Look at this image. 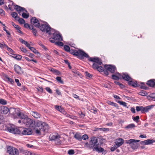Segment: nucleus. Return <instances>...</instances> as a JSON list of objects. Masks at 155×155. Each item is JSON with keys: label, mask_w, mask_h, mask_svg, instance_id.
<instances>
[{"label": "nucleus", "mask_w": 155, "mask_h": 155, "mask_svg": "<svg viewBox=\"0 0 155 155\" xmlns=\"http://www.w3.org/2000/svg\"><path fill=\"white\" fill-rule=\"evenodd\" d=\"M49 128L48 124L38 120H35L34 126L32 129L35 130V132L37 134L41 135L47 133Z\"/></svg>", "instance_id": "f257e3e1"}, {"label": "nucleus", "mask_w": 155, "mask_h": 155, "mask_svg": "<svg viewBox=\"0 0 155 155\" xmlns=\"http://www.w3.org/2000/svg\"><path fill=\"white\" fill-rule=\"evenodd\" d=\"M31 22L35 27L38 28L39 27L40 29L42 32H46V33H48L49 35L51 34V28L48 24L47 25L41 24L40 25L38 20L35 17H33L31 18Z\"/></svg>", "instance_id": "f03ea898"}, {"label": "nucleus", "mask_w": 155, "mask_h": 155, "mask_svg": "<svg viewBox=\"0 0 155 155\" xmlns=\"http://www.w3.org/2000/svg\"><path fill=\"white\" fill-rule=\"evenodd\" d=\"M70 54L76 56L80 60H83V56H86L85 52L81 49L76 50L70 49L68 51Z\"/></svg>", "instance_id": "7ed1b4c3"}, {"label": "nucleus", "mask_w": 155, "mask_h": 155, "mask_svg": "<svg viewBox=\"0 0 155 155\" xmlns=\"http://www.w3.org/2000/svg\"><path fill=\"white\" fill-rule=\"evenodd\" d=\"M99 145V143H98V139L95 137H93L91 138L89 143L87 142L85 143V145L87 147L92 148L93 150L95 148V147Z\"/></svg>", "instance_id": "20e7f679"}, {"label": "nucleus", "mask_w": 155, "mask_h": 155, "mask_svg": "<svg viewBox=\"0 0 155 155\" xmlns=\"http://www.w3.org/2000/svg\"><path fill=\"white\" fill-rule=\"evenodd\" d=\"M7 130L8 131L15 134H20L21 133L22 127L18 128H16L14 125H9L7 127Z\"/></svg>", "instance_id": "39448f33"}, {"label": "nucleus", "mask_w": 155, "mask_h": 155, "mask_svg": "<svg viewBox=\"0 0 155 155\" xmlns=\"http://www.w3.org/2000/svg\"><path fill=\"white\" fill-rule=\"evenodd\" d=\"M60 136L56 134H52L49 136L50 140L51 141H54L55 143L57 145H60L62 143L61 141L60 140Z\"/></svg>", "instance_id": "423d86ee"}, {"label": "nucleus", "mask_w": 155, "mask_h": 155, "mask_svg": "<svg viewBox=\"0 0 155 155\" xmlns=\"http://www.w3.org/2000/svg\"><path fill=\"white\" fill-rule=\"evenodd\" d=\"M23 123L28 127L32 129V128L34 126L35 120L28 118V116L23 121Z\"/></svg>", "instance_id": "0eeeda50"}, {"label": "nucleus", "mask_w": 155, "mask_h": 155, "mask_svg": "<svg viewBox=\"0 0 155 155\" xmlns=\"http://www.w3.org/2000/svg\"><path fill=\"white\" fill-rule=\"evenodd\" d=\"M139 141L140 140H139L131 139L128 140H126L125 142L127 144H131V148L133 149H136L138 148L139 146V144L136 143Z\"/></svg>", "instance_id": "6e6552de"}, {"label": "nucleus", "mask_w": 155, "mask_h": 155, "mask_svg": "<svg viewBox=\"0 0 155 155\" xmlns=\"http://www.w3.org/2000/svg\"><path fill=\"white\" fill-rule=\"evenodd\" d=\"M49 41L51 43H54L56 41H62L63 39L60 34L53 33L52 36L49 38Z\"/></svg>", "instance_id": "1a4fd4ad"}, {"label": "nucleus", "mask_w": 155, "mask_h": 155, "mask_svg": "<svg viewBox=\"0 0 155 155\" xmlns=\"http://www.w3.org/2000/svg\"><path fill=\"white\" fill-rule=\"evenodd\" d=\"M7 152L9 155H18L19 153L17 149L10 146L7 148Z\"/></svg>", "instance_id": "9d476101"}, {"label": "nucleus", "mask_w": 155, "mask_h": 155, "mask_svg": "<svg viewBox=\"0 0 155 155\" xmlns=\"http://www.w3.org/2000/svg\"><path fill=\"white\" fill-rule=\"evenodd\" d=\"M104 67L112 73H114L117 70L116 68L114 65L105 64L104 65Z\"/></svg>", "instance_id": "9b49d317"}, {"label": "nucleus", "mask_w": 155, "mask_h": 155, "mask_svg": "<svg viewBox=\"0 0 155 155\" xmlns=\"http://www.w3.org/2000/svg\"><path fill=\"white\" fill-rule=\"evenodd\" d=\"M14 114L17 115L21 119L23 120L27 117L26 115L19 111L18 109L15 110Z\"/></svg>", "instance_id": "f8f14e48"}, {"label": "nucleus", "mask_w": 155, "mask_h": 155, "mask_svg": "<svg viewBox=\"0 0 155 155\" xmlns=\"http://www.w3.org/2000/svg\"><path fill=\"white\" fill-rule=\"evenodd\" d=\"M85 53L86 54V56H83V59L84 58H88L89 61L94 62V63L96 62L101 60L100 58L97 57H90L85 52Z\"/></svg>", "instance_id": "ddd939ff"}, {"label": "nucleus", "mask_w": 155, "mask_h": 155, "mask_svg": "<svg viewBox=\"0 0 155 155\" xmlns=\"http://www.w3.org/2000/svg\"><path fill=\"white\" fill-rule=\"evenodd\" d=\"M31 128H24L21 131V134L23 135H29L32 134V132Z\"/></svg>", "instance_id": "4468645a"}, {"label": "nucleus", "mask_w": 155, "mask_h": 155, "mask_svg": "<svg viewBox=\"0 0 155 155\" xmlns=\"http://www.w3.org/2000/svg\"><path fill=\"white\" fill-rule=\"evenodd\" d=\"M15 4L14 5L15 6L14 9L16 10V11L18 12L19 14H20L21 12H27V11L23 7H22L18 5H15Z\"/></svg>", "instance_id": "2eb2a0df"}, {"label": "nucleus", "mask_w": 155, "mask_h": 155, "mask_svg": "<svg viewBox=\"0 0 155 155\" xmlns=\"http://www.w3.org/2000/svg\"><path fill=\"white\" fill-rule=\"evenodd\" d=\"M121 79H123L124 80L129 81L130 80H132V78L129 76L127 73H123L121 74Z\"/></svg>", "instance_id": "dca6fc26"}, {"label": "nucleus", "mask_w": 155, "mask_h": 155, "mask_svg": "<svg viewBox=\"0 0 155 155\" xmlns=\"http://www.w3.org/2000/svg\"><path fill=\"white\" fill-rule=\"evenodd\" d=\"M128 84L134 87H138L140 86L139 84L137 83V81H133L132 79L128 81Z\"/></svg>", "instance_id": "f3484780"}, {"label": "nucleus", "mask_w": 155, "mask_h": 155, "mask_svg": "<svg viewBox=\"0 0 155 155\" xmlns=\"http://www.w3.org/2000/svg\"><path fill=\"white\" fill-rule=\"evenodd\" d=\"M154 142H155V140L152 139H147L144 141H141L140 143L142 144L149 145L152 144Z\"/></svg>", "instance_id": "a211bd4d"}, {"label": "nucleus", "mask_w": 155, "mask_h": 155, "mask_svg": "<svg viewBox=\"0 0 155 155\" xmlns=\"http://www.w3.org/2000/svg\"><path fill=\"white\" fill-rule=\"evenodd\" d=\"M121 74L118 73L117 72L112 75V78L114 80H117L119 79H121Z\"/></svg>", "instance_id": "6ab92c4d"}, {"label": "nucleus", "mask_w": 155, "mask_h": 155, "mask_svg": "<svg viewBox=\"0 0 155 155\" xmlns=\"http://www.w3.org/2000/svg\"><path fill=\"white\" fill-rule=\"evenodd\" d=\"M102 64V60H100L94 63L92 65V68L94 69H97L98 67Z\"/></svg>", "instance_id": "aec40b11"}, {"label": "nucleus", "mask_w": 155, "mask_h": 155, "mask_svg": "<svg viewBox=\"0 0 155 155\" xmlns=\"http://www.w3.org/2000/svg\"><path fill=\"white\" fill-rule=\"evenodd\" d=\"M154 105L148 106L146 107H143L142 106V113L143 114L147 112L150 110Z\"/></svg>", "instance_id": "412c9836"}, {"label": "nucleus", "mask_w": 155, "mask_h": 155, "mask_svg": "<svg viewBox=\"0 0 155 155\" xmlns=\"http://www.w3.org/2000/svg\"><path fill=\"white\" fill-rule=\"evenodd\" d=\"M93 150L99 152H102L103 154H105L106 153V151L104 149L101 147H99L98 146L95 147V148Z\"/></svg>", "instance_id": "4be33fe9"}, {"label": "nucleus", "mask_w": 155, "mask_h": 155, "mask_svg": "<svg viewBox=\"0 0 155 155\" xmlns=\"http://www.w3.org/2000/svg\"><path fill=\"white\" fill-rule=\"evenodd\" d=\"M30 114L35 118L36 119L39 118L41 115L36 111H31Z\"/></svg>", "instance_id": "5701e85b"}, {"label": "nucleus", "mask_w": 155, "mask_h": 155, "mask_svg": "<svg viewBox=\"0 0 155 155\" xmlns=\"http://www.w3.org/2000/svg\"><path fill=\"white\" fill-rule=\"evenodd\" d=\"M14 70L18 74H21V67L17 64H15L14 66Z\"/></svg>", "instance_id": "b1692460"}, {"label": "nucleus", "mask_w": 155, "mask_h": 155, "mask_svg": "<svg viewBox=\"0 0 155 155\" xmlns=\"http://www.w3.org/2000/svg\"><path fill=\"white\" fill-rule=\"evenodd\" d=\"M155 84V80L151 79L148 81L147 83V84L151 87L154 86Z\"/></svg>", "instance_id": "393cba45"}, {"label": "nucleus", "mask_w": 155, "mask_h": 155, "mask_svg": "<svg viewBox=\"0 0 155 155\" xmlns=\"http://www.w3.org/2000/svg\"><path fill=\"white\" fill-rule=\"evenodd\" d=\"M124 140L122 138H119L117 140V141L115 142V143L117 144L119 147L121 146L124 143Z\"/></svg>", "instance_id": "a878e982"}, {"label": "nucleus", "mask_w": 155, "mask_h": 155, "mask_svg": "<svg viewBox=\"0 0 155 155\" xmlns=\"http://www.w3.org/2000/svg\"><path fill=\"white\" fill-rule=\"evenodd\" d=\"M9 111V109L6 107H3L2 108L1 112V113L3 114H7Z\"/></svg>", "instance_id": "bb28decb"}, {"label": "nucleus", "mask_w": 155, "mask_h": 155, "mask_svg": "<svg viewBox=\"0 0 155 155\" xmlns=\"http://www.w3.org/2000/svg\"><path fill=\"white\" fill-rule=\"evenodd\" d=\"M19 41L22 44H25L29 49H30V47H30V44H29L28 43V42L27 41H25L22 38H20Z\"/></svg>", "instance_id": "cd10ccee"}, {"label": "nucleus", "mask_w": 155, "mask_h": 155, "mask_svg": "<svg viewBox=\"0 0 155 155\" xmlns=\"http://www.w3.org/2000/svg\"><path fill=\"white\" fill-rule=\"evenodd\" d=\"M74 137L77 140H80L82 139L81 136L78 133H76L74 135Z\"/></svg>", "instance_id": "c85d7f7f"}, {"label": "nucleus", "mask_w": 155, "mask_h": 155, "mask_svg": "<svg viewBox=\"0 0 155 155\" xmlns=\"http://www.w3.org/2000/svg\"><path fill=\"white\" fill-rule=\"evenodd\" d=\"M18 14L16 12H13L11 13V15L13 18H15L16 20H18V18H19V17L18 16Z\"/></svg>", "instance_id": "c756f323"}, {"label": "nucleus", "mask_w": 155, "mask_h": 155, "mask_svg": "<svg viewBox=\"0 0 155 155\" xmlns=\"http://www.w3.org/2000/svg\"><path fill=\"white\" fill-rule=\"evenodd\" d=\"M6 80H7V81H9L12 84H13L14 83V81L13 79L9 78L8 76H6L5 77Z\"/></svg>", "instance_id": "7c9ffc66"}, {"label": "nucleus", "mask_w": 155, "mask_h": 155, "mask_svg": "<svg viewBox=\"0 0 155 155\" xmlns=\"http://www.w3.org/2000/svg\"><path fill=\"white\" fill-rule=\"evenodd\" d=\"M107 103L108 104L112 105V106H114L116 107L117 108L118 107V104H117L110 101H108Z\"/></svg>", "instance_id": "2f4dec72"}, {"label": "nucleus", "mask_w": 155, "mask_h": 155, "mask_svg": "<svg viewBox=\"0 0 155 155\" xmlns=\"http://www.w3.org/2000/svg\"><path fill=\"white\" fill-rule=\"evenodd\" d=\"M139 94L142 96H144L146 95L147 94L146 91L142 90L139 92Z\"/></svg>", "instance_id": "473e14b6"}, {"label": "nucleus", "mask_w": 155, "mask_h": 155, "mask_svg": "<svg viewBox=\"0 0 155 155\" xmlns=\"http://www.w3.org/2000/svg\"><path fill=\"white\" fill-rule=\"evenodd\" d=\"M140 84L142 85L140 86V88L141 89L145 90H147L148 89V87L146 86L144 83L141 82L140 83Z\"/></svg>", "instance_id": "72a5a7b5"}, {"label": "nucleus", "mask_w": 155, "mask_h": 155, "mask_svg": "<svg viewBox=\"0 0 155 155\" xmlns=\"http://www.w3.org/2000/svg\"><path fill=\"white\" fill-rule=\"evenodd\" d=\"M56 79L57 81L61 84H63L64 82L61 80V78L60 77L58 76L56 78Z\"/></svg>", "instance_id": "f704fd0d"}, {"label": "nucleus", "mask_w": 155, "mask_h": 155, "mask_svg": "<svg viewBox=\"0 0 155 155\" xmlns=\"http://www.w3.org/2000/svg\"><path fill=\"white\" fill-rule=\"evenodd\" d=\"M135 127V125L134 124H131L128 125L125 128L127 129L132 128Z\"/></svg>", "instance_id": "c9c22d12"}, {"label": "nucleus", "mask_w": 155, "mask_h": 155, "mask_svg": "<svg viewBox=\"0 0 155 155\" xmlns=\"http://www.w3.org/2000/svg\"><path fill=\"white\" fill-rule=\"evenodd\" d=\"M7 104V102L5 100L3 99H0V104L2 105H6Z\"/></svg>", "instance_id": "e433bc0d"}, {"label": "nucleus", "mask_w": 155, "mask_h": 155, "mask_svg": "<svg viewBox=\"0 0 155 155\" xmlns=\"http://www.w3.org/2000/svg\"><path fill=\"white\" fill-rule=\"evenodd\" d=\"M30 49L35 54L39 53L38 51L33 47H30Z\"/></svg>", "instance_id": "4c0bfd02"}, {"label": "nucleus", "mask_w": 155, "mask_h": 155, "mask_svg": "<svg viewBox=\"0 0 155 155\" xmlns=\"http://www.w3.org/2000/svg\"><path fill=\"white\" fill-rule=\"evenodd\" d=\"M54 43L55 45L59 46H63L64 45L63 43L62 42L57 41Z\"/></svg>", "instance_id": "58836bf2"}, {"label": "nucleus", "mask_w": 155, "mask_h": 155, "mask_svg": "<svg viewBox=\"0 0 155 155\" xmlns=\"http://www.w3.org/2000/svg\"><path fill=\"white\" fill-rule=\"evenodd\" d=\"M24 58L26 60H27L28 61H33L35 63H37V61L36 60H35L33 59H30L28 58L27 57H24Z\"/></svg>", "instance_id": "ea45409f"}, {"label": "nucleus", "mask_w": 155, "mask_h": 155, "mask_svg": "<svg viewBox=\"0 0 155 155\" xmlns=\"http://www.w3.org/2000/svg\"><path fill=\"white\" fill-rule=\"evenodd\" d=\"M13 57L15 58L18 60H20L22 58V56L20 55L17 54L15 56H13Z\"/></svg>", "instance_id": "a19ab883"}, {"label": "nucleus", "mask_w": 155, "mask_h": 155, "mask_svg": "<svg viewBox=\"0 0 155 155\" xmlns=\"http://www.w3.org/2000/svg\"><path fill=\"white\" fill-rule=\"evenodd\" d=\"M29 13L26 14L25 12L22 13V16L24 18H27L29 17Z\"/></svg>", "instance_id": "79ce46f5"}, {"label": "nucleus", "mask_w": 155, "mask_h": 155, "mask_svg": "<svg viewBox=\"0 0 155 155\" xmlns=\"http://www.w3.org/2000/svg\"><path fill=\"white\" fill-rule=\"evenodd\" d=\"M18 21L20 24H23L25 23V21L22 18H18Z\"/></svg>", "instance_id": "37998d69"}, {"label": "nucleus", "mask_w": 155, "mask_h": 155, "mask_svg": "<svg viewBox=\"0 0 155 155\" xmlns=\"http://www.w3.org/2000/svg\"><path fill=\"white\" fill-rule=\"evenodd\" d=\"M97 70L99 71V72H102L104 71V68L101 66V65L99 66L98 68L97 69Z\"/></svg>", "instance_id": "c03bdc74"}, {"label": "nucleus", "mask_w": 155, "mask_h": 155, "mask_svg": "<svg viewBox=\"0 0 155 155\" xmlns=\"http://www.w3.org/2000/svg\"><path fill=\"white\" fill-rule=\"evenodd\" d=\"M64 49L67 52H68L70 50V47L67 45H64Z\"/></svg>", "instance_id": "a18cd8bd"}, {"label": "nucleus", "mask_w": 155, "mask_h": 155, "mask_svg": "<svg viewBox=\"0 0 155 155\" xmlns=\"http://www.w3.org/2000/svg\"><path fill=\"white\" fill-rule=\"evenodd\" d=\"M86 76L87 78H91L92 77V75L89 73L88 72L86 71L85 72Z\"/></svg>", "instance_id": "49530a36"}, {"label": "nucleus", "mask_w": 155, "mask_h": 155, "mask_svg": "<svg viewBox=\"0 0 155 155\" xmlns=\"http://www.w3.org/2000/svg\"><path fill=\"white\" fill-rule=\"evenodd\" d=\"M133 119L134 121L137 123L138 122L139 120L140 119V117L139 116H137L135 117H134L133 118Z\"/></svg>", "instance_id": "de8ad7c7"}, {"label": "nucleus", "mask_w": 155, "mask_h": 155, "mask_svg": "<svg viewBox=\"0 0 155 155\" xmlns=\"http://www.w3.org/2000/svg\"><path fill=\"white\" fill-rule=\"evenodd\" d=\"M136 110L137 112L141 111L142 112V106H136Z\"/></svg>", "instance_id": "09e8293b"}, {"label": "nucleus", "mask_w": 155, "mask_h": 155, "mask_svg": "<svg viewBox=\"0 0 155 155\" xmlns=\"http://www.w3.org/2000/svg\"><path fill=\"white\" fill-rule=\"evenodd\" d=\"M5 48H7L8 51L11 52V54L13 53L14 52V51L11 48H9L7 45H5Z\"/></svg>", "instance_id": "8fccbe9b"}, {"label": "nucleus", "mask_w": 155, "mask_h": 155, "mask_svg": "<svg viewBox=\"0 0 155 155\" xmlns=\"http://www.w3.org/2000/svg\"><path fill=\"white\" fill-rule=\"evenodd\" d=\"M118 103L120 104V105H123L124 107H126L127 106V103L124 102L118 101Z\"/></svg>", "instance_id": "3c124183"}, {"label": "nucleus", "mask_w": 155, "mask_h": 155, "mask_svg": "<svg viewBox=\"0 0 155 155\" xmlns=\"http://www.w3.org/2000/svg\"><path fill=\"white\" fill-rule=\"evenodd\" d=\"M98 129L103 131H108L109 130V129L105 128H98Z\"/></svg>", "instance_id": "603ef678"}, {"label": "nucleus", "mask_w": 155, "mask_h": 155, "mask_svg": "<svg viewBox=\"0 0 155 155\" xmlns=\"http://www.w3.org/2000/svg\"><path fill=\"white\" fill-rule=\"evenodd\" d=\"M50 70L56 74H58V73L59 72L57 70L53 68H51L50 69Z\"/></svg>", "instance_id": "864d4df0"}, {"label": "nucleus", "mask_w": 155, "mask_h": 155, "mask_svg": "<svg viewBox=\"0 0 155 155\" xmlns=\"http://www.w3.org/2000/svg\"><path fill=\"white\" fill-rule=\"evenodd\" d=\"M74 151L73 150H68V153L69 155H72L74 154Z\"/></svg>", "instance_id": "5fc2aeb1"}, {"label": "nucleus", "mask_w": 155, "mask_h": 155, "mask_svg": "<svg viewBox=\"0 0 155 155\" xmlns=\"http://www.w3.org/2000/svg\"><path fill=\"white\" fill-rule=\"evenodd\" d=\"M20 49L21 51H22V52L25 53H26L27 51V50L26 49L23 47H20Z\"/></svg>", "instance_id": "6e6d98bb"}, {"label": "nucleus", "mask_w": 155, "mask_h": 155, "mask_svg": "<svg viewBox=\"0 0 155 155\" xmlns=\"http://www.w3.org/2000/svg\"><path fill=\"white\" fill-rule=\"evenodd\" d=\"M27 56L30 57V58H33L35 56V55L31 53H28L27 54Z\"/></svg>", "instance_id": "4d7b16f0"}, {"label": "nucleus", "mask_w": 155, "mask_h": 155, "mask_svg": "<svg viewBox=\"0 0 155 155\" xmlns=\"http://www.w3.org/2000/svg\"><path fill=\"white\" fill-rule=\"evenodd\" d=\"M123 97L126 98L127 100L129 101L132 100L133 99V98L131 97H129L128 96H125L124 95H123Z\"/></svg>", "instance_id": "13d9d810"}, {"label": "nucleus", "mask_w": 155, "mask_h": 155, "mask_svg": "<svg viewBox=\"0 0 155 155\" xmlns=\"http://www.w3.org/2000/svg\"><path fill=\"white\" fill-rule=\"evenodd\" d=\"M11 24L16 29L19 28V26L15 24L13 22H12Z\"/></svg>", "instance_id": "bf43d9fd"}, {"label": "nucleus", "mask_w": 155, "mask_h": 155, "mask_svg": "<svg viewBox=\"0 0 155 155\" xmlns=\"http://www.w3.org/2000/svg\"><path fill=\"white\" fill-rule=\"evenodd\" d=\"M88 136L87 134L84 135L82 137V139H83L84 140H85L88 138Z\"/></svg>", "instance_id": "052dcab7"}, {"label": "nucleus", "mask_w": 155, "mask_h": 155, "mask_svg": "<svg viewBox=\"0 0 155 155\" xmlns=\"http://www.w3.org/2000/svg\"><path fill=\"white\" fill-rule=\"evenodd\" d=\"M46 90L50 94L52 93V91L51 90L49 87H46L45 88Z\"/></svg>", "instance_id": "680f3d73"}, {"label": "nucleus", "mask_w": 155, "mask_h": 155, "mask_svg": "<svg viewBox=\"0 0 155 155\" xmlns=\"http://www.w3.org/2000/svg\"><path fill=\"white\" fill-rule=\"evenodd\" d=\"M62 107L61 106L56 105L55 106V108L58 111H61L60 109H61Z\"/></svg>", "instance_id": "e2e57ef3"}, {"label": "nucleus", "mask_w": 155, "mask_h": 155, "mask_svg": "<svg viewBox=\"0 0 155 155\" xmlns=\"http://www.w3.org/2000/svg\"><path fill=\"white\" fill-rule=\"evenodd\" d=\"M15 80L18 86H20L21 85V84L19 83V80L18 79H15Z\"/></svg>", "instance_id": "0e129e2a"}, {"label": "nucleus", "mask_w": 155, "mask_h": 155, "mask_svg": "<svg viewBox=\"0 0 155 155\" xmlns=\"http://www.w3.org/2000/svg\"><path fill=\"white\" fill-rule=\"evenodd\" d=\"M108 70H107L106 69V70L104 69V71H103L104 72V74L105 75L107 76L109 74V73H108Z\"/></svg>", "instance_id": "69168bd1"}, {"label": "nucleus", "mask_w": 155, "mask_h": 155, "mask_svg": "<svg viewBox=\"0 0 155 155\" xmlns=\"http://www.w3.org/2000/svg\"><path fill=\"white\" fill-rule=\"evenodd\" d=\"M37 89L38 91H40L41 92H42L43 91V88L42 87H38Z\"/></svg>", "instance_id": "338daca9"}, {"label": "nucleus", "mask_w": 155, "mask_h": 155, "mask_svg": "<svg viewBox=\"0 0 155 155\" xmlns=\"http://www.w3.org/2000/svg\"><path fill=\"white\" fill-rule=\"evenodd\" d=\"M25 155H32V154L31 153V152H30L28 151H26L25 152Z\"/></svg>", "instance_id": "774afa93"}]
</instances>
